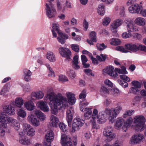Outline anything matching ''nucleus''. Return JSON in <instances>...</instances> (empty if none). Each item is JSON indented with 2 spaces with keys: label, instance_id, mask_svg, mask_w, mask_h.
Wrapping results in <instances>:
<instances>
[{
  "label": "nucleus",
  "instance_id": "nucleus-1",
  "mask_svg": "<svg viewBox=\"0 0 146 146\" xmlns=\"http://www.w3.org/2000/svg\"><path fill=\"white\" fill-rule=\"evenodd\" d=\"M44 98L46 101L48 99L50 100L51 112L54 114L57 113L58 110L61 108L65 109L68 106L66 98L61 94L54 96L48 94L45 96Z\"/></svg>",
  "mask_w": 146,
  "mask_h": 146
},
{
  "label": "nucleus",
  "instance_id": "nucleus-2",
  "mask_svg": "<svg viewBox=\"0 0 146 146\" xmlns=\"http://www.w3.org/2000/svg\"><path fill=\"white\" fill-rule=\"evenodd\" d=\"M125 48L122 46H118L116 47L115 49L117 50L124 53L129 52L128 50L135 52L139 50L146 52V46L142 44L129 43L125 44Z\"/></svg>",
  "mask_w": 146,
  "mask_h": 146
},
{
  "label": "nucleus",
  "instance_id": "nucleus-3",
  "mask_svg": "<svg viewBox=\"0 0 146 146\" xmlns=\"http://www.w3.org/2000/svg\"><path fill=\"white\" fill-rule=\"evenodd\" d=\"M121 110V107L120 106H118L114 108H112L110 110L106 108L104 110V113L106 114L107 116H108L110 121L112 122Z\"/></svg>",
  "mask_w": 146,
  "mask_h": 146
},
{
  "label": "nucleus",
  "instance_id": "nucleus-4",
  "mask_svg": "<svg viewBox=\"0 0 146 146\" xmlns=\"http://www.w3.org/2000/svg\"><path fill=\"white\" fill-rule=\"evenodd\" d=\"M146 119L143 115H139L135 116L133 122L135 124V129L137 131H142Z\"/></svg>",
  "mask_w": 146,
  "mask_h": 146
},
{
  "label": "nucleus",
  "instance_id": "nucleus-5",
  "mask_svg": "<svg viewBox=\"0 0 146 146\" xmlns=\"http://www.w3.org/2000/svg\"><path fill=\"white\" fill-rule=\"evenodd\" d=\"M144 135L140 133H136L133 135L130 138L129 143L131 145L140 144L144 139Z\"/></svg>",
  "mask_w": 146,
  "mask_h": 146
},
{
  "label": "nucleus",
  "instance_id": "nucleus-6",
  "mask_svg": "<svg viewBox=\"0 0 146 146\" xmlns=\"http://www.w3.org/2000/svg\"><path fill=\"white\" fill-rule=\"evenodd\" d=\"M84 120L80 117H76L73 120L72 124V131L74 132L79 130L84 124Z\"/></svg>",
  "mask_w": 146,
  "mask_h": 146
},
{
  "label": "nucleus",
  "instance_id": "nucleus-7",
  "mask_svg": "<svg viewBox=\"0 0 146 146\" xmlns=\"http://www.w3.org/2000/svg\"><path fill=\"white\" fill-rule=\"evenodd\" d=\"M7 119L6 115L3 113H0V136H3L5 135V129L7 126V123L5 122Z\"/></svg>",
  "mask_w": 146,
  "mask_h": 146
},
{
  "label": "nucleus",
  "instance_id": "nucleus-8",
  "mask_svg": "<svg viewBox=\"0 0 146 146\" xmlns=\"http://www.w3.org/2000/svg\"><path fill=\"white\" fill-rule=\"evenodd\" d=\"M103 134L109 141L112 140L115 137L114 133H113V128L111 126H108L104 129Z\"/></svg>",
  "mask_w": 146,
  "mask_h": 146
},
{
  "label": "nucleus",
  "instance_id": "nucleus-9",
  "mask_svg": "<svg viewBox=\"0 0 146 146\" xmlns=\"http://www.w3.org/2000/svg\"><path fill=\"white\" fill-rule=\"evenodd\" d=\"M127 24L126 29L129 33L139 31L138 28L136 27L133 21L130 19H127L125 21Z\"/></svg>",
  "mask_w": 146,
  "mask_h": 146
},
{
  "label": "nucleus",
  "instance_id": "nucleus-10",
  "mask_svg": "<svg viewBox=\"0 0 146 146\" xmlns=\"http://www.w3.org/2000/svg\"><path fill=\"white\" fill-rule=\"evenodd\" d=\"M46 14L48 18H50L54 17L57 13L55 9L53 7L52 4H50L49 5L47 3L46 5Z\"/></svg>",
  "mask_w": 146,
  "mask_h": 146
},
{
  "label": "nucleus",
  "instance_id": "nucleus-11",
  "mask_svg": "<svg viewBox=\"0 0 146 146\" xmlns=\"http://www.w3.org/2000/svg\"><path fill=\"white\" fill-rule=\"evenodd\" d=\"M46 142L44 143V146H51V142L54 138V135L52 131H48L45 136Z\"/></svg>",
  "mask_w": 146,
  "mask_h": 146
},
{
  "label": "nucleus",
  "instance_id": "nucleus-12",
  "mask_svg": "<svg viewBox=\"0 0 146 146\" xmlns=\"http://www.w3.org/2000/svg\"><path fill=\"white\" fill-rule=\"evenodd\" d=\"M103 72L104 73H106L113 78H115L118 75L117 73L115 72L113 66H111L106 67L103 70Z\"/></svg>",
  "mask_w": 146,
  "mask_h": 146
},
{
  "label": "nucleus",
  "instance_id": "nucleus-13",
  "mask_svg": "<svg viewBox=\"0 0 146 146\" xmlns=\"http://www.w3.org/2000/svg\"><path fill=\"white\" fill-rule=\"evenodd\" d=\"M58 51L62 57L70 58V56L71 55V52L68 48L62 46L59 48Z\"/></svg>",
  "mask_w": 146,
  "mask_h": 146
},
{
  "label": "nucleus",
  "instance_id": "nucleus-14",
  "mask_svg": "<svg viewBox=\"0 0 146 146\" xmlns=\"http://www.w3.org/2000/svg\"><path fill=\"white\" fill-rule=\"evenodd\" d=\"M61 143L63 146H72L71 139L65 134L61 135Z\"/></svg>",
  "mask_w": 146,
  "mask_h": 146
},
{
  "label": "nucleus",
  "instance_id": "nucleus-15",
  "mask_svg": "<svg viewBox=\"0 0 146 146\" xmlns=\"http://www.w3.org/2000/svg\"><path fill=\"white\" fill-rule=\"evenodd\" d=\"M123 23V20L122 19H118L115 20L111 25L110 28L111 31L113 33H116L117 32V29Z\"/></svg>",
  "mask_w": 146,
  "mask_h": 146
},
{
  "label": "nucleus",
  "instance_id": "nucleus-16",
  "mask_svg": "<svg viewBox=\"0 0 146 146\" xmlns=\"http://www.w3.org/2000/svg\"><path fill=\"white\" fill-rule=\"evenodd\" d=\"M142 9V7L136 3L131 5L128 8L129 12L131 13H139Z\"/></svg>",
  "mask_w": 146,
  "mask_h": 146
},
{
  "label": "nucleus",
  "instance_id": "nucleus-17",
  "mask_svg": "<svg viewBox=\"0 0 146 146\" xmlns=\"http://www.w3.org/2000/svg\"><path fill=\"white\" fill-rule=\"evenodd\" d=\"M36 106L44 112H47L49 111V108L46 102L40 101L37 102Z\"/></svg>",
  "mask_w": 146,
  "mask_h": 146
},
{
  "label": "nucleus",
  "instance_id": "nucleus-18",
  "mask_svg": "<svg viewBox=\"0 0 146 146\" xmlns=\"http://www.w3.org/2000/svg\"><path fill=\"white\" fill-rule=\"evenodd\" d=\"M74 113V111L72 108H69L66 111V119L69 126L71 125Z\"/></svg>",
  "mask_w": 146,
  "mask_h": 146
},
{
  "label": "nucleus",
  "instance_id": "nucleus-19",
  "mask_svg": "<svg viewBox=\"0 0 146 146\" xmlns=\"http://www.w3.org/2000/svg\"><path fill=\"white\" fill-rule=\"evenodd\" d=\"M3 111L5 113L10 115H13L15 113V108L11 105L4 106Z\"/></svg>",
  "mask_w": 146,
  "mask_h": 146
},
{
  "label": "nucleus",
  "instance_id": "nucleus-20",
  "mask_svg": "<svg viewBox=\"0 0 146 146\" xmlns=\"http://www.w3.org/2000/svg\"><path fill=\"white\" fill-rule=\"evenodd\" d=\"M107 116L106 114L104 113V111L100 112L97 119L98 122L100 124L104 123L107 119Z\"/></svg>",
  "mask_w": 146,
  "mask_h": 146
},
{
  "label": "nucleus",
  "instance_id": "nucleus-21",
  "mask_svg": "<svg viewBox=\"0 0 146 146\" xmlns=\"http://www.w3.org/2000/svg\"><path fill=\"white\" fill-rule=\"evenodd\" d=\"M23 72L24 80L26 82L31 81L32 73L30 70L26 68H24L23 70Z\"/></svg>",
  "mask_w": 146,
  "mask_h": 146
},
{
  "label": "nucleus",
  "instance_id": "nucleus-22",
  "mask_svg": "<svg viewBox=\"0 0 146 146\" xmlns=\"http://www.w3.org/2000/svg\"><path fill=\"white\" fill-rule=\"evenodd\" d=\"M133 121L132 118L130 117L124 122L123 125L122 127V129L123 132H126L127 131L128 128L131 126Z\"/></svg>",
  "mask_w": 146,
  "mask_h": 146
},
{
  "label": "nucleus",
  "instance_id": "nucleus-23",
  "mask_svg": "<svg viewBox=\"0 0 146 146\" xmlns=\"http://www.w3.org/2000/svg\"><path fill=\"white\" fill-rule=\"evenodd\" d=\"M52 27L53 29L52 30V33L54 37H56L57 36L56 33L55 31H57L58 33L60 35L61 33V32L59 30V25L57 23H53L52 24Z\"/></svg>",
  "mask_w": 146,
  "mask_h": 146
},
{
  "label": "nucleus",
  "instance_id": "nucleus-24",
  "mask_svg": "<svg viewBox=\"0 0 146 146\" xmlns=\"http://www.w3.org/2000/svg\"><path fill=\"white\" fill-rule=\"evenodd\" d=\"M66 95L69 104L71 105L74 104L76 100L74 94L72 92H66Z\"/></svg>",
  "mask_w": 146,
  "mask_h": 146
},
{
  "label": "nucleus",
  "instance_id": "nucleus-25",
  "mask_svg": "<svg viewBox=\"0 0 146 146\" xmlns=\"http://www.w3.org/2000/svg\"><path fill=\"white\" fill-rule=\"evenodd\" d=\"M50 121V124L54 127H56L59 125V121L58 118L54 115L51 116Z\"/></svg>",
  "mask_w": 146,
  "mask_h": 146
},
{
  "label": "nucleus",
  "instance_id": "nucleus-26",
  "mask_svg": "<svg viewBox=\"0 0 146 146\" xmlns=\"http://www.w3.org/2000/svg\"><path fill=\"white\" fill-rule=\"evenodd\" d=\"M90 40L87 39V42L91 45H93V42H96V34L95 32L92 31L89 35Z\"/></svg>",
  "mask_w": 146,
  "mask_h": 146
},
{
  "label": "nucleus",
  "instance_id": "nucleus-27",
  "mask_svg": "<svg viewBox=\"0 0 146 146\" xmlns=\"http://www.w3.org/2000/svg\"><path fill=\"white\" fill-rule=\"evenodd\" d=\"M30 100V101L25 102L24 106L28 110L32 111L34 109L35 106L34 103Z\"/></svg>",
  "mask_w": 146,
  "mask_h": 146
},
{
  "label": "nucleus",
  "instance_id": "nucleus-28",
  "mask_svg": "<svg viewBox=\"0 0 146 146\" xmlns=\"http://www.w3.org/2000/svg\"><path fill=\"white\" fill-rule=\"evenodd\" d=\"M43 93L41 91H39L36 92L32 93L31 95V100H33V97H35L36 98L38 99H40L42 98L44 96Z\"/></svg>",
  "mask_w": 146,
  "mask_h": 146
},
{
  "label": "nucleus",
  "instance_id": "nucleus-29",
  "mask_svg": "<svg viewBox=\"0 0 146 146\" xmlns=\"http://www.w3.org/2000/svg\"><path fill=\"white\" fill-rule=\"evenodd\" d=\"M134 23L137 25L140 26H144L146 24L145 20L142 17H137L134 20Z\"/></svg>",
  "mask_w": 146,
  "mask_h": 146
},
{
  "label": "nucleus",
  "instance_id": "nucleus-30",
  "mask_svg": "<svg viewBox=\"0 0 146 146\" xmlns=\"http://www.w3.org/2000/svg\"><path fill=\"white\" fill-rule=\"evenodd\" d=\"M35 114L41 121H44L46 118V116L45 114L40 110H36Z\"/></svg>",
  "mask_w": 146,
  "mask_h": 146
},
{
  "label": "nucleus",
  "instance_id": "nucleus-31",
  "mask_svg": "<svg viewBox=\"0 0 146 146\" xmlns=\"http://www.w3.org/2000/svg\"><path fill=\"white\" fill-rule=\"evenodd\" d=\"M23 99L21 97L16 98L15 101V106L19 108H21L22 106L24 104Z\"/></svg>",
  "mask_w": 146,
  "mask_h": 146
},
{
  "label": "nucleus",
  "instance_id": "nucleus-32",
  "mask_svg": "<svg viewBox=\"0 0 146 146\" xmlns=\"http://www.w3.org/2000/svg\"><path fill=\"white\" fill-rule=\"evenodd\" d=\"M46 58L51 62H54L56 61L55 55L52 52H48L46 55Z\"/></svg>",
  "mask_w": 146,
  "mask_h": 146
},
{
  "label": "nucleus",
  "instance_id": "nucleus-33",
  "mask_svg": "<svg viewBox=\"0 0 146 146\" xmlns=\"http://www.w3.org/2000/svg\"><path fill=\"white\" fill-rule=\"evenodd\" d=\"M124 119L122 117H119L116 119L115 127L117 129H119L122 126V124L124 122Z\"/></svg>",
  "mask_w": 146,
  "mask_h": 146
},
{
  "label": "nucleus",
  "instance_id": "nucleus-34",
  "mask_svg": "<svg viewBox=\"0 0 146 146\" xmlns=\"http://www.w3.org/2000/svg\"><path fill=\"white\" fill-rule=\"evenodd\" d=\"M98 13L100 15L103 16L104 15L105 12V8L104 5L101 4L98 5Z\"/></svg>",
  "mask_w": 146,
  "mask_h": 146
},
{
  "label": "nucleus",
  "instance_id": "nucleus-35",
  "mask_svg": "<svg viewBox=\"0 0 146 146\" xmlns=\"http://www.w3.org/2000/svg\"><path fill=\"white\" fill-rule=\"evenodd\" d=\"M121 68V69L115 68V72L117 73H118L119 74H125L127 73V72L126 70V68L125 66H122Z\"/></svg>",
  "mask_w": 146,
  "mask_h": 146
},
{
  "label": "nucleus",
  "instance_id": "nucleus-36",
  "mask_svg": "<svg viewBox=\"0 0 146 146\" xmlns=\"http://www.w3.org/2000/svg\"><path fill=\"white\" fill-rule=\"evenodd\" d=\"M19 142L21 144L25 145H28L31 144L30 140L25 137L20 138Z\"/></svg>",
  "mask_w": 146,
  "mask_h": 146
},
{
  "label": "nucleus",
  "instance_id": "nucleus-37",
  "mask_svg": "<svg viewBox=\"0 0 146 146\" xmlns=\"http://www.w3.org/2000/svg\"><path fill=\"white\" fill-rule=\"evenodd\" d=\"M87 110L85 111L84 113V116L85 119L88 120L90 119L91 117L92 111L89 108H86Z\"/></svg>",
  "mask_w": 146,
  "mask_h": 146
},
{
  "label": "nucleus",
  "instance_id": "nucleus-38",
  "mask_svg": "<svg viewBox=\"0 0 146 146\" xmlns=\"http://www.w3.org/2000/svg\"><path fill=\"white\" fill-rule=\"evenodd\" d=\"M100 92L101 95L103 96H105L109 94L108 89L104 86H102L100 88Z\"/></svg>",
  "mask_w": 146,
  "mask_h": 146
},
{
  "label": "nucleus",
  "instance_id": "nucleus-39",
  "mask_svg": "<svg viewBox=\"0 0 146 146\" xmlns=\"http://www.w3.org/2000/svg\"><path fill=\"white\" fill-rule=\"evenodd\" d=\"M17 114L19 116L22 118H24L26 116V111L21 109L18 110Z\"/></svg>",
  "mask_w": 146,
  "mask_h": 146
},
{
  "label": "nucleus",
  "instance_id": "nucleus-40",
  "mask_svg": "<svg viewBox=\"0 0 146 146\" xmlns=\"http://www.w3.org/2000/svg\"><path fill=\"white\" fill-rule=\"evenodd\" d=\"M25 132H26L27 135H28L31 137L34 136L35 133V131L32 127H31L27 131H25Z\"/></svg>",
  "mask_w": 146,
  "mask_h": 146
},
{
  "label": "nucleus",
  "instance_id": "nucleus-41",
  "mask_svg": "<svg viewBox=\"0 0 146 146\" xmlns=\"http://www.w3.org/2000/svg\"><path fill=\"white\" fill-rule=\"evenodd\" d=\"M121 41L120 40L117 38H113L110 41V44L113 45H118L121 43Z\"/></svg>",
  "mask_w": 146,
  "mask_h": 146
},
{
  "label": "nucleus",
  "instance_id": "nucleus-42",
  "mask_svg": "<svg viewBox=\"0 0 146 146\" xmlns=\"http://www.w3.org/2000/svg\"><path fill=\"white\" fill-rule=\"evenodd\" d=\"M134 113L133 110H129L125 112L123 114V116L124 118H126L129 116L132 115Z\"/></svg>",
  "mask_w": 146,
  "mask_h": 146
},
{
  "label": "nucleus",
  "instance_id": "nucleus-43",
  "mask_svg": "<svg viewBox=\"0 0 146 146\" xmlns=\"http://www.w3.org/2000/svg\"><path fill=\"white\" fill-rule=\"evenodd\" d=\"M107 57V56L106 54H101L100 56L97 55L96 58L100 62L104 61L105 60Z\"/></svg>",
  "mask_w": 146,
  "mask_h": 146
},
{
  "label": "nucleus",
  "instance_id": "nucleus-44",
  "mask_svg": "<svg viewBox=\"0 0 146 146\" xmlns=\"http://www.w3.org/2000/svg\"><path fill=\"white\" fill-rule=\"evenodd\" d=\"M9 88L7 84H5L3 87V89L1 91L0 94L3 95H5L6 93L8 92Z\"/></svg>",
  "mask_w": 146,
  "mask_h": 146
},
{
  "label": "nucleus",
  "instance_id": "nucleus-45",
  "mask_svg": "<svg viewBox=\"0 0 146 146\" xmlns=\"http://www.w3.org/2000/svg\"><path fill=\"white\" fill-rule=\"evenodd\" d=\"M98 111L96 109H94L93 110L92 115V118L93 119L92 120H96V119H97L98 116Z\"/></svg>",
  "mask_w": 146,
  "mask_h": 146
},
{
  "label": "nucleus",
  "instance_id": "nucleus-46",
  "mask_svg": "<svg viewBox=\"0 0 146 146\" xmlns=\"http://www.w3.org/2000/svg\"><path fill=\"white\" fill-rule=\"evenodd\" d=\"M45 65L50 71L48 74V75L49 76H55V74L54 72L53 71L52 69L50 66V65L48 64H45Z\"/></svg>",
  "mask_w": 146,
  "mask_h": 146
},
{
  "label": "nucleus",
  "instance_id": "nucleus-47",
  "mask_svg": "<svg viewBox=\"0 0 146 146\" xmlns=\"http://www.w3.org/2000/svg\"><path fill=\"white\" fill-rule=\"evenodd\" d=\"M139 90L138 88H136L132 87L129 89V93H132L134 94H137V92H139Z\"/></svg>",
  "mask_w": 146,
  "mask_h": 146
},
{
  "label": "nucleus",
  "instance_id": "nucleus-48",
  "mask_svg": "<svg viewBox=\"0 0 146 146\" xmlns=\"http://www.w3.org/2000/svg\"><path fill=\"white\" fill-rule=\"evenodd\" d=\"M59 126L60 129L63 132L66 131L68 129L67 125L63 123L60 122Z\"/></svg>",
  "mask_w": 146,
  "mask_h": 146
},
{
  "label": "nucleus",
  "instance_id": "nucleus-49",
  "mask_svg": "<svg viewBox=\"0 0 146 146\" xmlns=\"http://www.w3.org/2000/svg\"><path fill=\"white\" fill-rule=\"evenodd\" d=\"M131 84L133 87L137 88H139L141 87V85L139 82L136 80H134L131 82Z\"/></svg>",
  "mask_w": 146,
  "mask_h": 146
},
{
  "label": "nucleus",
  "instance_id": "nucleus-50",
  "mask_svg": "<svg viewBox=\"0 0 146 146\" xmlns=\"http://www.w3.org/2000/svg\"><path fill=\"white\" fill-rule=\"evenodd\" d=\"M96 46L97 49L100 50H102L107 47L104 43L98 44Z\"/></svg>",
  "mask_w": 146,
  "mask_h": 146
},
{
  "label": "nucleus",
  "instance_id": "nucleus-51",
  "mask_svg": "<svg viewBox=\"0 0 146 146\" xmlns=\"http://www.w3.org/2000/svg\"><path fill=\"white\" fill-rule=\"evenodd\" d=\"M141 97L140 96H135L133 100V105H134L135 104L138 103L141 100Z\"/></svg>",
  "mask_w": 146,
  "mask_h": 146
},
{
  "label": "nucleus",
  "instance_id": "nucleus-52",
  "mask_svg": "<svg viewBox=\"0 0 146 146\" xmlns=\"http://www.w3.org/2000/svg\"><path fill=\"white\" fill-rule=\"evenodd\" d=\"M68 76L71 78L73 79L76 77V74L74 71L73 70H70L67 72Z\"/></svg>",
  "mask_w": 146,
  "mask_h": 146
},
{
  "label": "nucleus",
  "instance_id": "nucleus-53",
  "mask_svg": "<svg viewBox=\"0 0 146 146\" xmlns=\"http://www.w3.org/2000/svg\"><path fill=\"white\" fill-rule=\"evenodd\" d=\"M110 22V19L109 17H105L103 20L102 24L104 25H108Z\"/></svg>",
  "mask_w": 146,
  "mask_h": 146
},
{
  "label": "nucleus",
  "instance_id": "nucleus-54",
  "mask_svg": "<svg viewBox=\"0 0 146 146\" xmlns=\"http://www.w3.org/2000/svg\"><path fill=\"white\" fill-rule=\"evenodd\" d=\"M36 119L35 116L32 114L29 115L27 117L28 121L31 123L34 121V120Z\"/></svg>",
  "mask_w": 146,
  "mask_h": 146
},
{
  "label": "nucleus",
  "instance_id": "nucleus-55",
  "mask_svg": "<svg viewBox=\"0 0 146 146\" xmlns=\"http://www.w3.org/2000/svg\"><path fill=\"white\" fill-rule=\"evenodd\" d=\"M59 80L63 82H65L68 81V79L66 76L61 75L59 76Z\"/></svg>",
  "mask_w": 146,
  "mask_h": 146
},
{
  "label": "nucleus",
  "instance_id": "nucleus-56",
  "mask_svg": "<svg viewBox=\"0 0 146 146\" xmlns=\"http://www.w3.org/2000/svg\"><path fill=\"white\" fill-rule=\"evenodd\" d=\"M72 50L76 52H78L79 51V46L76 44H72L71 45Z\"/></svg>",
  "mask_w": 146,
  "mask_h": 146
},
{
  "label": "nucleus",
  "instance_id": "nucleus-57",
  "mask_svg": "<svg viewBox=\"0 0 146 146\" xmlns=\"http://www.w3.org/2000/svg\"><path fill=\"white\" fill-rule=\"evenodd\" d=\"M4 114L5 113H3ZM7 116V115H6ZM7 119L6 120L5 122H6V120H7L8 123H11L12 125L15 122V120H17L16 119H14L12 117H7Z\"/></svg>",
  "mask_w": 146,
  "mask_h": 146
},
{
  "label": "nucleus",
  "instance_id": "nucleus-58",
  "mask_svg": "<svg viewBox=\"0 0 146 146\" xmlns=\"http://www.w3.org/2000/svg\"><path fill=\"white\" fill-rule=\"evenodd\" d=\"M13 127L16 130H18L20 128V124L17 120H15V122L13 125Z\"/></svg>",
  "mask_w": 146,
  "mask_h": 146
},
{
  "label": "nucleus",
  "instance_id": "nucleus-59",
  "mask_svg": "<svg viewBox=\"0 0 146 146\" xmlns=\"http://www.w3.org/2000/svg\"><path fill=\"white\" fill-rule=\"evenodd\" d=\"M119 77L120 78L125 81L127 82H130V79L129 78L124 74L120 75Z\"/></svg>",
  "mask_w": 146,
  "mask_h": 146
},
{
  "label": "nucleus",
  "instance_id": "nucleus-60",
  "mask_svg": "<svg viewBox=\"0 0 146 146\" xmlns=\"http://www.w3.org/2000/svg\"><path fill=\"white\" fill-rule=\"evenodd\" d=\"M31 124L33 126L37 127L40 125V122L36 118Z\"/></svg>",
  "mask_w": 146,
  "mask_h": 146
},
{
  "label": "nucleus",
  "instance_id": "nucleus-61",
  "mask_svg": "<svg viewBox=\"0 0 146 146\" xmlns=\"http://www.w3.org/2000/svg\"><path fill=\"white\" fill-rule=\"evenodd\" d=\"M59 0L56 1V6L58 11H60L62 9V6L60 1Z\"/></svg>",
  "mask_w": 146,
  "mask_h": 146
},
{
  "label": "nucleus",
  "instance_id": "nucleus-62",
  "mask_svg": "<svg viewBox=\"0 0 146 146\" xmlns=\"http://www.w3.org/2000/svg\"><path fill=\"white\" fill-rule=\"evenodd\" d=\"M86 91L85 90H84L79 95V98L82 99L84 98L86 96Z\"/></svg>",
  "mask_w": 146,
  "mask_h": 146
},
{
  "label": "nucleus",
  "instance_id": "nucleus-63",
  "mask_svg": "<svg viewBox=\"0 0 146 146\" xmlns=\"http://www.w3.org/2000/svg\"><path fill=\"white\" fill-rule=\"evenodd\" d=\"M90 122H92V128L93 129H99L100 127L99 126L96 125V120H90Z\"/></svg>",
  "mask_w": 146,
  "mask_h": 146
},
{
  "label": "nucleus",
  "instance_id": "nucleus-64",
  "mask_svg": "<svg viewBox=\"0 0 146 146\" xmlns=\"http://www.w3.org/2000/svg\"><path fill=\"white\" fill-rule=\"evenodd\" d=\"M24 129L27 131L29 129L32 127L30 125L27 123H24L23 124Z\"/></svg>",
  "mask_w": 146,
  "mask_h": 146
}]
</instances>
